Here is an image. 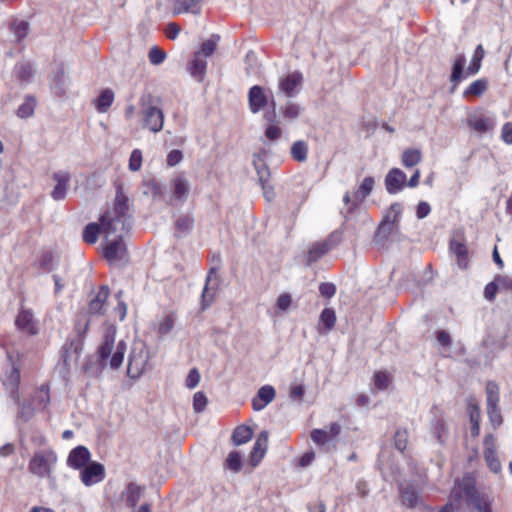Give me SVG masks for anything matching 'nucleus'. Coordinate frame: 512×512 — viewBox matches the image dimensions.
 <instances>
[{"instance_id":"nucleus-63","label":"nucleus","mask_w":512,"mask_h":512,"mask_svg":"<svg viewBox=\"0 0 512 512\" xmlns=\"http://www.w3.org/2000/svg\"><path fill=\"white\" fill-rule=\"evenodd\" d=\"M305 394V388L302 384H293L290 387L289 396L294 401H301Z\"/></svg>"},{"instance_id":"nucleus-62","label":"nucleus","mask_w":512,"mask_h":512,"mask_svg":"<svg viewBox=\"0 0 512 512\" xmlns=\"http://www.w3.org/2000/svg\"><path fill=\"white\" fill-rule=\"evenodd\" d=\"M200 382V373L197 369H191L186 377L185 384L189 389L195 388Z\"/></svg>"},{"instance_id":"nucleus-34","label":"nucleus","mask_w":512,"mask_h":512,"mask_svg":"<svg viewBox=\"0 0 512 512\" xmlns=\"http://www.w3.org/2000/svg\"><path fill=\"white\" fill-rule=\"evenodd\" d=\"M143 493V488L135 483H130L125 492L124 499L130 506H135L140 500Z\"/></svg>"},{"instance_id":"nucleus-6","label":"nucleus","mask_w":512,"mask_h":512,"mask_svg":"<svg viewBox=\"0 0 512 512\" xmlns=\"http://www.w3.org/2000/svg\"><path fill=\"white\" fill-rule=\"evenodd\" d=\"M374 186V177L366 176L357 184V187L353 193L346 192L343 196L345 212L349 214L353 213L371 194Z\"/></svg>"},{"instance_id":"nucleus-7","label":"nucleus","mask_w":512,"mask_h":512,"mask_svg":"<svg viewBox=\"0 0 512 512\" xmlns=\"http://www.w3.org/2000/svg\"><path fill=\"white\" fill-rule=\"evenodd\" d=\"M302 84L303 74L300 71H292L279 78L278 90L287 97H294L300 92Z\"/></svg>"},{"instance_id":"nucleus-9","label":"nucleus","mask_w":512,"mask_h":512,"mask_svg":"<svg viewBox=\"0 0 512 512\" xmlns=\"http://www.w3.org/2000/svg\"><path fill=\"white\" fill-rule=\"evenodd\" d=\"M105 478V468L98 462H90L80 470L81 482L89 487L100 483Z\"/></svg>"},{"instance_id":"nucleus-13","label":"nucleus","mask_w":512,"mask_h":512,"mask_svg":"<svg viewBox=\"0 0 512 512\" xmlns=\"http://www.w3.org/2000/svg\"><path fill=\"white\" fill-rule=\"evenodd\" d=\"M484 458L487 466L493 473L498 474L501 472L502 465L497 457L495 441L492 436H487L484 440Z\"/></svg>"},{"instance_id":"nucleus-14","label":"nucleus","mask_w":512,"mask_h":512,"mask_svg":"<svg viewBox=\"0 0 512 512\" xmlns=\"http://www.w3.org/2000/svg\"><path fill=\"white\" fill-rule=\"evenodd\" d=\"M90 452L84 446H78L72 449L67 457V465L75 470H81L90 462Z\"/></svg>"},{"instance_id":"nucleus-42","label":"nucleus","mask_w":512,"mask_h":512,"mask_svg":"<svg viewBox=\"0 0 512 512\" xmlns=\"http://www.w3.org/2000/svg\"><path fill=\"white\" fill-rule=\"evenodd\" d=\"M224 467L234 473L239 472L242 467V457L240 453L231 451L225 460Z\"/></svg>"},{"instance_id":"nucleus-33","label":"nucleus","mask_w":512,"mask_h":512,"mask_svg":"<svg viewBox=\"0 0 512 512\" xmlns=\"http://www.w3.org/2000/svg\"><path fill=\"white\" fill-rule=\"evenodd\" d=\"M174 11L177 14L193 13L197 14L200 11L198 0H178L175 4Z\"/></svg>"},{"instance_id":"nucleus-10","label":"nucleus","mask_w":512,"mask_h":512,"mask_svg":"<svg viewBox=\"0 0 512 512\" xmlns=\"http://www.w3.org/2000/svg\"><path fill=\"white\" fill-rule=\"evenodd\" d=\"M276 390L272 385L261 386L252 398L251 404L254 411H262L275 400Z\"/></svg>"},{"instance_id":"nucleus-22","label":"nucleus","mask_w":512,"mask_h":512,"mask_svg":"<svg viewBox=\"0 0 512 512\" xmlns=\"http://www.w3.org/2000/svg\"><path fill=\"white\" fill-rule=\"evenodd\" d=\"M401 501L408 507H416L422 504L419 490L414 485H407L401 490Z\"/></svg>"},{"instance_id":"nucleus-16","label":"nucleus","mask_w":512,"mask_h":512,"mask_svg":"<svg viewBox=\"0 0 512 512\" xmlns=\"http://www.w3.org/2000/svg\"><path fill=\"white\" fill-rule=\"evenodd\" d=\"M268 447V432L262 431L253 446L250 453L249 462L251 466L256 467L263 459Z\"/></svg>"},{"instance_id":"nucleus-49","label":"nucleus","mask_w":512,"mask_h":512,"mask_svg":"<svg viewBox=\"0 0 512 512\" xmlns=\"http://www.w3.org/2000/svg\"><path fill=\"white\" fill-rule=\"evenodd\" d=\"M487 394V407L498 405L499 402V388L495 383H488L486 386Z\"/></svg>"},{"instance_id":"nucleus-17","label":"nucleus","mask_w":512,"mask_h":512,"mask_svg":"<svg viewBox=\"0 0 512 512\" xmlns=\"http://www.w3.org/2000/svg\"><path fill=\"white\" fill-rule=\"evenodd\" d=\"M17 328L28 335H35L38 332L37 322L34 320L33 314L28 310L19 312L15 319Z\"/></svg>"},{"instance_id":"nucleus-46","label":"nucleus","mask_w":512,"mask_h":512,"mask_svg":"<svg viewBox=\"0 0 512 512\" xmlns=\"http://www.w3.org/2000/svg\"><path fill=\"white\" fill-rule=\"evenodd\" d=\"M57 257L51 252L42 253L37 260L38 267L45 271H50L54 268Z\"/></svg>"},{"instance_id":"nucleus-27","label":"nucleus","mask_w":512,"mask_h":512,"mask_svg":"<svg viewBox=\"0 0 512 512\" xmlns=\"http://www.w3.org/2000/svg\"><path fill=\"white\" fill-rule=\"evenodd\" d=\"M450 250L457 257L458 266L461 269H466L468 267V251L466 246L457 240H452Z\"/></svg>"},{"instance_id":"nucleus-25","label":"nucleus","mask_w":512,"mask_h":512,"mask_svg":"<svg viewBox=\"0 0 512 512\" xmlns=\"http://www.w3.org/2000/svg\"><path fill=\"white\" fill-rule=\"evenodd\" d=\"M422 152L418 148L405 149L401 154V163L406 168L417 166L422 161Z\"/></svg>"},{"instance_id":"nucleus-55","label":"nucleus","mask_w":512,"mask_h":512,"mask_svg":"<svg viewBox=\"0 0 512 512\" xmlns=\"http://www.w3.org/2000/svg\"><path fill=\"white\" fill-rule=\"evenodd\" d=\"M148 58H149V61L151 64L159 65L165 60L166 53L163 50H161L160 48L155 46L150 49Z\"/></svg>"},{"instance_id":"nucleus-8","label":"nucleus","mask_w":512,"mask_h":512,"mask_svg":"<svg viewBox=\"0 0 512 512\" xmlns=\"http://www.w3.org/2000/svg\"><path fill=\"white\" fill-rule=\"evenodd\" d=\"M249 108L252 113L260 112L269 102L275 107L274 97L270 92H266L261 86L255 85L250 88L249 94Z\"/></svg>"},{"instance_id":"nucleus-2","label":"nucleus","mask_w":512,"mask_h":512,"mask_svg":"<svg viewBox=\"0 0 512 512\" xmlns=\"http://www.w3.org/2000/svg\"><path fill=\"white\" fill-rule=\"evenodd\" d=\"M116 327L105 325L102 337L97 349V353L104 365H109L112 369H118L124 360L126 352V342L123 339H116Z\"/></svg>"},{"instance_id":"nucleus-21","label":"nucleus","mask_w":512,"mask_h":512,"mask_svg":"<svg viewBox=\"0 0 512 512\" xmlns=\"http://www.w3.org/2000/svg\"><path fill=\"white\" fill-rule=\"evenodd\" d=\"M468 125L479 133H485L492 130L495 127L496 122L492 117L475 114L469 118Z\"/></svg>"},{"instance_id":"nucleus-4","label":"nucleus","mask_w":512,"mask_h":512,"mask_svg":"<svg viewBox=\"0 0 512 512\" xmlns=\"http://www.w3.org/2000/svg\"><path fill=\"white\" fill-rule=\"evenodd\" d=\"M58 462L56 452L51 449L35 451L28 463V471L37 478H50Z\"/></svg>"},{"instance_id":"nucleus-60","label":"nucleus","mask_w":512,"mask_h":512,"mask_svg":"<svg viewBox=\"0 0 512 512\" xmlns=\"http://www.w3.org/2000/svg\"><path fill=\"white\" fill-rule=\"evenodd\" d=\"M183 160V153L179 149H173L168 152L166 163L169 167L178 165Z\"/></svg>"},{"instance_id":"nucleus-15","label":"nucleus","mask_w":512,"mask_h":512,"mask_svg":"<svg viewBox=\"0 0 512 512\" xmlns=\"http://www.w3.org/2000/svg\"><path fill=\"white\" fill-rule=\"evenodd\" d=\"M52 178L55 185L51 191V197L56 201L63 200L69 189L70 175L67 172H56Z\"/></svg>"},{"instance_id":"nucleus-45","label":"nucleus","mask_w":512,"mask_h":512,"mask_svg":"<svg viewBox=\"0 0 512 512\" xmlns=\"http://www.w3.org/2000/svg\"><path fill=\"white\" fill-rule=\"evenodd\" d=\"M36 407L39 409H44L48 405L50 401L49 396V387L46 385H42L35 393Z\"/></svg>"},{"instance_id":"nucleus-28","label":"nucleus","mask_w":512,"mask_h":512,"mask_svg":"<svg viewBox=\"0 0 512 512\" xmlns=\"http://www.w3.org/2000/svg\"><path fill=\"white\" fill-rule=\"evenodd\" d=\"M108 298V289L102 287L96 297L89 304V311L92 314H103L106 310V300Z\"/></svg>"},{"instance_id":"nucleus-29","label":"nucleus","mask_w":512,"mask_h":512,"mask_svg":"<svg viewBox=\"0 0 512 512\" xmlns=\"http://www.w3.org/2000/svg\"><path fill=\"white\" fill-rule=\"evenodd\" d=\"M113 101L114 92L111 89H105L94 99L93 103L99 113H105L108 111Z\"/></svg>"},{"instance_id":"nucleus-20","label":"nucleus","mask_w":512,"mask_h":512,"mask_svg":"<svg viewBox=\"0 0 512 512\" xmlns=\"http://www.w3.org/2000/svg\"><path fill=\"white\" fill-rule=\"evenodd\" d=\"M294 306L295 302L292 294L289 292H281L275 299L274 314L276 316H282L289 313Z\"/></svg>"},{"instance_id":"nucleus-56","label":"nucleus","mask_w":512,"mask_h":512,"mask_svg":"<svg viewBox=\"0 0 512 512\" xmlns=\"http://www.w3.org/2000/svg\"><path fill=\"white\" fill-rule=\"evenodd\" d=\"M210 282L211 277H208L207 284L205 285L202 293V304L204 308L208 307L215 297V289L209 286Z\"/></svg>"},{"instance_id":"nucleus-58","label":"nucleus","mask_w":512,"mask_h":512,"mask_svg":"<svg viewBox=\"0 0 512 512\" xmlns=\"http://www.w3.org/2000/svg\"><path fill=\"white\" fill-rule=\"evenodd\" d=\"M395 446L399 451H404L408 444V433L405 430H399L394 436Z\"/></svg>"},{"instance_id":"nucleus-36","label":"nucleus","mask_w":512,"mask_h":512,"mask_svg":"<svg viewBox=\"0 0 512 512\" xmlns=\"http://www.w3.org/2000/svg\"><path fill=\"white\" fill-rule=\"evenodd\" d=\"M291 156L298 162H305L308 156V145L305 141L299 140L291 146Z\"/></svg>"},{"instance_id":"nucleus-24","label":"nucleus","mask_w":512,"mask_h":512,"mask_svg":"<svg viewBox=\"0 0 512 512\" xmlns=\"http://www.w3.org/2000/svg\"><path fill=\"white\" fill-rule=\"evenodd\" d=\"M253 165L262 188H265V184H268L270 178V170L265 162L264 156L261 154L255 155Z\"/></svg>"},{"instance_id":"nucleus-48","label":"nucleus","mask_w":512,"mask_h":512,"mask_svg":"<svg viewBox=\"0 0 512 512\" xmlns=\"http://www.w3.org/2000/svg\"><path fill=\"white\" fill-rule=\"evenodd\" d=\"M65 86L66 78L63 69H61L53 78L52 89L56 95L63 96L66 91Z\"/></svg>"},{"instance_id":"nucleus-64","label":"nucleus","mask_w":512,"mask_h":512,"mask_svg":"<svg viewBox=\"0 0 512 512\" xmlns=\"http://www.w3.org/2000/svg\"><path fill=\"white\" fill-rule=\"evenodd\" d=\"M501 138L506 143L511 145L512 144V123L508 122L505 123L502 127L501 131Z\"/></svg>"},{"instance_id":"nucleus-53","label":"nucleus","mask_w":512,"mask_h":512,"mask_svg":"<svg viewBox=\"0 0 512 512\" xmlns=\"http://www.w3.org/2000/svg\"><path fill=\"white\" fill-rule=\"evenodd\" d=\"M472 504L477 512H492L490 504L479 498L476 489L474 488V499L472 501H468L466 505Z\"/></svg>"},{"instance_id":"nucleus-31","label":"nucleus","mask_w":512,"mask_h":512,"mask_svg":"<svg viewBox=\"0 0 512 512\" xmlns=\"http://www.w3.org/2000/svg\"><path fill=\"white\" fill-rule=\"evenodd\" d=\"M488 88V81L484 78L473 81L463 92L464 97H479L483 95Z\"/></svg>"},{"instance_id":"nucleus-32","label":"nucleus","mask_w":512,"mask_h":512,"mask_svg":"<svg viewBox=\"0 0 512 512\" xmlns=\"http://www.w3.org/2000/svg\"><path fill=\"white\" fill-rule=\"evenodd\" d=\"M485 56V50L481 44H479L472 55L470 64L467 68V74L468 75H475L479 72L481 68V62Z\"/></svg>"},{"instance_id":"nucleus-51","label":"nucleus","mask_w":512,"mask_h":512,"mask_svg":"<svg viewBox=\"0 0 512 512\" xmlns=\"http://www.w3.org/2000/svg\"><path fill=\"white\" fill-rule=\"evenodd\" d=\"M403 212V207L400 203H394L388 209L385 215V221L389 223H396Z\"/></svg>"},{"instance_id":"nucleus-43","label":"nucleus","mask_w":512,"mask_h":512,"mask_svg":"<svg viewBox=\"0 0 512 512\" xmlns=\"http://www.w3.org/2000/svg\"><path fill=\"white\" fill-rule=\"evenodd\" d=\"M100 223L99 225L96 223H90L88 224L83 232V239L87 243H95L98 239V234L101 233V218L99 219Z\"/></svg>"},{"instance_id":"nucleus-23","label":"nucleus","mask_w":512,"mask_h":512,"mask_svg":"<svg viewBox=\"0 0 512 512\" xmlns=\"http://www.w3.org/2000/svg\"><path fill=\"white\" fill-rule=\"evenodd\" d=\"M430 434L437 443H443L447 438L448 430L444 419L441 416H435L430 422Z\"/></svg>"},{"instance_id":"nucleus-61","label":"nucleus","mask_w":512,"mask_h":512,"mask_svg":"<svg viewBox=\"0 0 512 512\" xmlns=\"http://www.w3.org/2000/svg\"><path fill=\"white\" fill-rule=\"evenodd\" d=\"M207 405V398L202 392H196L193 396V409L195 412H202Z\"/></svg>"},{"instance_id":"nucleus-5","label":"nucleus","mask_w":512,"mask_h":512,"mask_svg":"<svg viewBox=\"0 0 512 512\" xmlns=\"http://www.w3.org/2000/svg\"><path fill=\"white\" fill-rule=\"evenodd\" d=\"M474 499V482L470 476L463 479V483L456 482L448 503L439 512H456L461 510L468 501Z\"/></svg>"},{"instance_id":"nucleus-59","label":"nucleus","mask_w":512,"mask_h":512,"mask_svg":"<svg viewBox=\"0 0 512 512\" xmlns=\"http://www.w3.org/2000/svg\"><path fill=\"white\" fill-rule=\"evenodd\" d=\"M500 292H512V277L497 275L495 277Z\"/></svg>"},{"instance_id":"nucleus-37","label":"nucleus","mask_w":512,"mask_h":512,"mask_svg":"<svg viewBox=\"0 0 512 512\" xmlns=\"http://www.w3.org/2000/svg\"><path fill=\"white\" fill-rule=\"evenodd\" d=\"M218 42H219V36L212 35L209 39H207L206 41H204L202 43L199 50L195 53L206 59L207 57L211 56L214 53Z\"/></svg>"},{"instance_id":"nucleus-1","label":"nucleus","mask_w":512,"mask_h":512,"mask_svg":"<svg viewBox=\"0 0 512 512\" xmlns=\"http://www.w3.org/2000/svg\"><path fill=\"white\" fill-rule=\"evenodd\" d=\"M131 216V203L122 184L116 187L112 207L101 216V231L104 236V255L110 263L126 258V248L122 241L123 232Z\"/></svg>"},{"instance_id":"nucleus-52","label":"nucleus","mask_w":512,"mask_h":512,"mask_svg":"<svg viewBox=\"0 0 512 512\" xmlns=\"http://www.w3.org/2000/svg\"><path fill=\"white\" fill-rule=\"evenodd\" d=\"M4 385L10 389H16L20 383V371L16 367H12L9 374L3 380Z\"/></svg>"},{"instance_id":"nucleus-12","label":"nucleus","mask_w":512,"mask_h":512,"mask_svg":"<svg viewBox=\"0 0 512 512\" xmlns=\"http://www.w3.org/2000/svg\"><path fill=\"white\" fill-rule=\"evenodd\" d=\"M406 174L399 168H392L385 177V187L389 194L401 192L406 184Z\"/></svg>"},{"instance_id":"nucleus-50","label":"nucleus","mask_w":512,"mask_h":512,"mask_svg":"<svg viewBox=\"0 0 512 512\" xmlns=\"http://www.w3.org/2000/svg\"><path fill=\"white\" fill-rule=\"evenodd\" d=\"M336 322V315L332 309L326 308L321 312L320 324H322L327 330H331Z\"/></svg>"},{"instance_id":"nucleus-40","label":"nucleus","mask_w":512,"mask_h":512,"mask_svg":"<svg viewBox=\"0 0 512 512\" xmlns=\"http://www.w3.org/2000/svg\"><path fill=\"white\" fill-rule=\"evenodd\" d=\"M10 28L17 41H21L29 33V25L25 20L22 19H15L11 23Z\"/></svg>"},{"instance_id":"nucleus-19","label":"nucleus","mask_w":512,"mask_h":512,"mask_svg":"<svg viewBox=\"0 0 512 512\" xmlns=\"http://www.w3.org/2000/svg\"><path fill=\"white\" fill-rule=\"evenodd\" d=\"M189 190V182L182 176L175 177L170 183L171 198L173 200H183L187 197Z\"/></svg>"},{"instance_id":"nucleus-3","label":"nucleus","mask_w":512,"mask_h":512,"mask_svg":"<svg viewBox=\"0 0 512 512\" xmlns=\"http://www.w3.org/2000/svg\"><path fill=\"white\" fill-rule=\"evenodd\" d=\"M150 352L142 340L132 343L128 354L127 374L132 379L142 376L150 368Z\"/></svg>"},{"instance_id":"nucleus-39","label":"nucleus","mask_w":512,"mask_h":512,"mask_svg":"<svg viewBox=\"0 0 512 512\" xmlns=\"http://www.w3.org/2000/svg\"><path fill=\"white\" fill-rule=\"evenodd\" d=\"M392 383V375L387 371H377L373 376V385L377 390H385Z\"/></svg>"},{"instance_id":"nucleus-57","label":"nucleus","mask_w":512,"mask_h":512,"mask_svg":"<svg viewBox=\"0 0 512 512\" xmlns=\"http://www.w3.org/2000/svg\"><path fill=\"white\" fill-rule=\"evenodd\" d=\"M470 421L472 423V434L478 435L479 433V422H480V411L475 405L470 406Z\"/></svg>"},{"instance_id":"nucleus-11","label":"nucleus","mask_w":512,"mask_h":512,"mask_svg":"<svg viewBox=\"0 0 512 512\" xmlns=\"http://www.w3.org/2000/svg\"><path fill=\"white\" fill-rule=\"evenodd\" d=\"M164 116L162 111L155 106H148L143 109V125L150 131L156 133L163 128Z\"/></svg>"},{"instance_id":"nucleus-54","label":"nucleus","mask_w":512,"mask_h":512,"mask_svg":"<svg viewBox=\"0 0 512 512\" xmlns=\"http://www.w3.org/2000/svg\"><path fill=\"white\" fill-rule=\"evenodd\" d=\"M310 437L317 445H324L331 440L326 429H314L311 431Z\"/></svg>"},{"instance_id":"nucleus-38","label":"nucleus","mask_w":512,"mask_h":512,"mask_svg":"<svg viewBox=\"0 0 512 512\" xmlns=\"http://www.w3.org/2000/svg\"><path fill=\"white\" fill-rule=\"evenodd\" d=\"M253 435V431L249 426L241 425L237 427L233 433V442L236 445H242L247 443Z\"/></svg>"},{"instance_id":"nucleus-18","label":"nucleus","mask_w":512,"mask_h":512,"mask_svg":"<svg viewBox=\"0 0 512 512\" xmlns=\"http://www.w3.org/2000/svg\"><path fill=\"white\" fill-rule=\"evenodd\" d=\"M267 125L264 131V137L267 141L275 142L282 137V129L279 123L275 121V112L266 113L264 115Z\"/></svg>"},{"instance_id":"nucleus-47","label":"nucleus","mask_w":512,"mask_h":512,"mask_svg":"<svg viewBox=\"0 0 512 512\" xmlns=\"http://www.w3.org/2000/svg\"><path fill=\"white\" fill-rule=\"evenodd\" d=\"M36 103L31 97H28L17 109V116L20 118H28L34 113Z\"/></svg>"},{"instance_id":"nucleus-44","label":"nucleus","mask_w":512,"mask_h":512,"mask_svg":"<svg viewBox=\"0 0 512 512\" xmlns=\"http://www.w3.org/2000/svg\"><path fill=\"white\" fill-rule=\"evenodd\" d=\"M143 154L140 149H134L130 153L128 160V169L131 172H138L142 168Z\"/></svg>"},{"instance_id":"nucleus-26","label":"nucleus","mask_w":512,"mask_h":512,"mask_svg":"<svg viewBox=\"0 0 512 512\" xmlns=\"http://www.w3.org/2000/svg\"><path fill=\"white\" fill-rule=\"evenodd\" d=\"M176 315L173 312L163 314L155 325L156 332L161 335H167L174 327Z\"/></svg>"},{"instance_id":"nucleus-30","label":"nucleus","mask_w":512,"mask_h":512,"mask_svg":"<svg viewBox=\"0 0 512 512\" xmlns=\"http://www.w3.org/2000/svg\"><path fill=\"white\" fill-rule=\"evenodd\" d=\"M207 61L205 58L194 54L193 60L189 66V72L192 77L197 79L198 81H202L206 72Z\"/></svg>"},{"instance_id":"nucleus-35","label":"nucleus","mask_w":512,"mask_h":512,"mask_svg":"<svg viewBox=\"0 0 512 512\" xmlns=\"http://www.w3.org/2000/svg\"><path fill=\"white\" fill-rule=\"evenodd\" d=\"M466 63L464 55H459L453 63V70L451 74V82L453 83V90L463 78V68Z\"/></svg>"},{"instance_id":"nucleus-41","label":"nucleus","mask_w":512,"mask_h":512,"mask_svg":"<svg viewBox=\"0 0 512 512\" xmlns=\"http://www.w3.org/2000/svg\"><path fill=\"white\" fill-rule=\"evenodd\" d=\"M282 116L288 120L298 118L302 112V108L295 102L289 101L280 109Z\"/></svg>"}]
</instances>
